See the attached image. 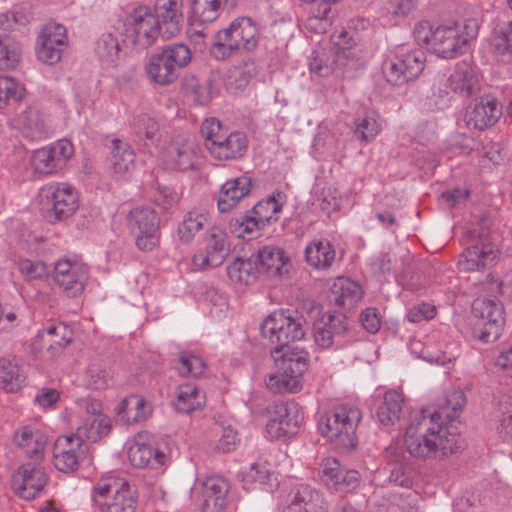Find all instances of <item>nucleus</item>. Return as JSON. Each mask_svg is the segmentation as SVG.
Listing matches in <instances>:
<instances>
[{
    "instance_id": "obj_19",
    "label": "nucleus",
    "mask_w": 512,
    "mask_h": 512,
    "mask_svg": "<svg viewBox=\"0 0 512 512\" xmlns=\"http://www.w3.org/2000/svg\"><path fill=\"white\" fill-rule=\"evenodd\" d=\"M197 158V146L190 140L176 138L163 152V161L168 169L186 171L193 169Z\"/></svg>"
},
{
    "instance_id": "obj_13",
    "label": "nucleus",
    "mask_w": 512,
    "mask_h": 512,
    "mask_svg": "<svg viewBox=\"0 0 512 512\" xmlns=\"http://www.w3.org/2000/svg\"><path fill=\"white\" fill-rule=\"evenodd\" d=\"M271 409L272 417L266 424L269 437L281 439L295 435L303 420L298 403L294 401L275 403Z\"/></svg>"
},
{
    "instance_id": "obj_37",
    "label": "nucleus",
    "mask_w": 512,
    "mask_h": 512,
    "mask_svg": "<svg viewBox=\"0 0 512 512\" xmlns=\"http://www.w3.org/2000/svg\"><path fill=\"white\" fill-rule=\"evenodd\" d=\"M25 382V374L22 372L16 359L0 358V385L7 392L18 391Z\"/></svg>"
},
{
    "instance_id": "obj_52",
    "label": "nucleus",
    "mask_w": 512,
    "mask_h": 512,
    "mask_svg": "<svg viewBox=\"0 0 512 512\" xmlns=\"http://www.w3.org/2000/svg\"><path fill=\"white\" fill-rule=\"evenodd\" d=\"M24 87L15 79L0 76V109L10 102H18L24 95Z\"/></svg>"
},
{
    "instance_id": "obj_27",
    "label": "nucleus",
    "mask_w": 512,
    "mask_h": 512,
    "mask_svg": "<svg viewBox=\"0 0 512 512\" xmlns=\"http://www.w3.org/2000/svg\"><path fill=\"white\" fill-rule=\"evenodd\" d=\"M489 43L498 62L512 63V21L497 24L491 32Z\"/></svg>"
},
{
    "instance_id": "obj_41",
    "label": "nucleus",
    "mask_w": 512,
    "mask_h": 512,
    "mask_svg": "<svg viewBox=\"0 0 512 512\" xmlns=\"http://www.w3.org/2000/svg\"><path fill=\"white\" fill-rule=\"evenodd\" d=\"M226 0H192L191 21L193 23H212L219 15Z\"/></svg>"
},
{
    "instance_id": "obj_53",
    "label": "nucleus",
    "mask_w": 512,
    "mask_h": 512,
    "mask_svg": "<svg viewBox=\"0 0 512 512\" xmlns=\"http://www.w3.org/2000/svg\"><path fill=\"white\" fill-rule=\"evenodd\" d=\"M175 369L182 376L198 377L204 372L205 363L200 357L183 352L179 355Z\"/></svg>"
},
{
    "instance_id": "obj_16",
    "label": "nucleus",
    "mask_w": 512,
    "mask_h": 512,
    "mask_svg": "<svg viewBox=\"0 0 512 512\" xmlns=\"http://www.w3.org/2000/svg\"><path fill=\"white\" fill-rule=\"evenodd\" d=\"M496 244L490 241L488 233L478 232V240L469 246L461 256L458 266L461 271H476L490 266L497 258Z\"/></svg>"
},
{
    "instance_id": "obj_1",
    "label": "nucleus",
    "mask_w": 512,
    "mask_h": 512,
    "mask_svg": "<svg viewBox=\"0 0 512 512\" xmlns=\"http://www.w3.org/2000/svg\"><path fill=\"white\" fill-rule=\"evenodd\" d=\"M446 405L429 412L421 410L415 414L406 428L405 445L411 456L420 459L437 457V421L457 417V411L466 405V396L461 390H453L446 397Z\"/></svg>"
},
{
    "instance_id": "obj_23",
    "label": "nucleus",
    "mask_w": 512,
    "mask_h": 512,
    "mask_svg": "<svg viewBox=\"0 0 512 512\" xmlns=\"http://www.w3.org/2000/svg\"><path fill=\"white\" fill-rule=\"evenodd\" d=\"M182 0H157L155 17L160 21L162 35L169 39L180 31Z\"/></svg>"
},
{
    "instance_id": "obj_51",
    "label": "nucleus",
    "mask_w": 512,
    "mask_h": 512,
    "mask_svg": "<svg viewBox=\"0 0 512 512\" xmlns=\"http://www.w3.org/2000/svg\"><path fill=\"white\" fill-rule=\"evenodd\" d=\"M86 272L81 267H74V271L55 281L68 297L74 298L82 293L86 281Z\"/></svg>"
},
{
    "instance_id": "obj_22",
    "label": "nucleus",
    "mask_w": 512,
    "mask_h": 512,
    "mask_svg": "<svg viewBox=\"0 0 512 512\" xmlns=\"http://www.w3.org/2000/svg\"><path fill=\"white\" fill-rule=\"evenodd\" d=\"M13 122L22 136L30 141L45 139L50 132L44 116L35 108H27L19 113Z\"/></svg>"
},
{
    "instance_id": "obj_31",
    "label": "nucleus",
    "mask_w": 512,
    "mask_h": 512,
    "mask_svg": "<svg viewBox=\"0 0 512 512\" xmlns=\"http://www.w3.org/2000/svg\"><path fill=\"white\" fill-rule=\"evenodd\" d=\"M111 428V420L106 415L87 416L78 426L76 435L82 444L84 441L94 443L107 436Z\"/></svg>"
},
{
    "instance_id": "obj_29",
    "label": "nucleus",
    "mask_w": 512,
    "mask_h": 512,
    "mask_svg": "<svg viewBox=\"0 0 512 512\" xmlns=\"http://www.w3.org/2000/svg\"><path fill=\"white\" fill-rule=\"evenodd\" d=\"M128 458L136 468H161L167 459L164 452L146 443H134L128 450Z\"/></svg>"
},
{
    "instance_id": "obj_28",
    "label": "nucleus",
    "mask_w": 512,
    "mask_h": 512,
    "mask_svg": "<svg viewBox=\"0 0 512 512\" xmlns=\"http://www.w3.org/2000/svg\"><path fill=\"white\" fill-rule=\"evenodd\" d=\"M449 87L462 97H470L479 90L474 68L467 62L456 64L454 72L448 78Z\"/></svg>"
},
{
    "instance_id": "obj_7",
    "label": "nucleus",
    "mask_w": 512,
    "mask_h": 512,
    "mask_svg": "<svg viewBox=\"0 0 512 512\" xmlns=\"http://www.w3.org/2000/svg\"><path fill=\"white\" fill-rule=\"evenodd\" d=\"M425 61L423 50H408L402 45L397 48L393 58L383 63V74L387 82L400 86L418 77L424 69Z\"/></svg>"
},
{
    "instance_id": "obj_64",
    "label": "nucleus",
    "mask_w": 512,
    "mask_h": 512,
    "mask_svg": "<svg viewBox=\"0 0 512 512\" xmlns=\"http://www.w3.org/2000/svg\"><path fill=\"white\" fill-rule=\"evenodd\" d=\"M436 314L435 306L422 303L412 307L407 313V319L412 323H419L432 319Z\"/></svg>"
},
{
    "instance_id": "obj_15",
    "label": "nucleus",
    "mask_w": 512,
    "mask_h": 512,
    "mask_svg": "<svg viewBox=\"0 0 512 512\" xmlns=\"http://www.w3.org/2000/svg\"><path fill=\"white\" fill-rule=\"evenodd\" d=\"M502 115V106L496 98L485 96L475 99L465 112L468 128L483 131L497 123Z\"/></svg>"
},
{
    "instance_id": "obj_3",
    "label": "nucleus",
    "mask_w": 512,
    "mask_h": 512,
    "mask_svg": "<svg viewBox=\"0 0 512 512\" xmlns=\"http://www.w3.org/2000/svg\"><path fill=\"white\" fill-rule=\"evenodd\" d=\"M361 417L358 408L340 405L320 417L318 429L336 448L351 450L358 443L356 428Z\"/></svg>"
},
{
    "instance_id": "obj_12",
    "label": "nucleus",
    "mask_w": 512,
    "mask_h": 512,
    "mask_svg": "<svg viewBox=\"0 0 512 512\" xmlns=\"http://www.w3.org/2000/svg\"><path fill=\"white\" fill-rule=\"evenodd\" d=\"M281 210V205L274 197L261 200L254 205L252 210L245 215L236 217L230 221L232 232L237 233L238 237L251 235L254 231L263 229L269 224Z\"/></svg>"
},
{
    "instance_id": "obj_4",
    "label": "nucleus",
    "mask_w": 512,
    "mask_h": 512,
    "mask_svg": "<svg viewBox=\"0 0 512 512\" xmlns=\"http://www.w3.org/2000/svg\"><path fill=\"white\" fill-rule=\"evenodd\" d=\"M258 41V29L252 19L239 17L232 21L229 27L216 34L210 52L214 58L223 60L238 50H254Z\"/></svg>"
},
{
    "instance_id": "obj_43",
    "label": "nucleus",
    "mask_w": 512,
    "mask_h": 512,
    "mask_svg": "<svg viewBox=\"0 0 512 512\" xmlns=\"http://www.w3.org/2000/svg\"><path fill=\"white\" fill-rule=\"evenodd\" d=\"M95 52L103 65H115L120 53L118 39L111 33L102 34L96 42Z\"/></svg>"
},
{
    "instance_id": "obj_26",
    "label": "nucleus",
    "mask_w": 512,
    "mask_h": 512,
    "mask_svg": "<svg viewBox=\"0 0 512 512\" xmlns=\"http://www.w3.org/2000/svg\"><path fill=\"white\" fill-rule=\"evenodd\" d=\"M457 411V417L452 421L447 418H442L437 421V457H446L449 454L458 453L464 448L463 439L455 432L454 422L459 418V412Z\"/></svg>"
},
{
    "instance_id": "obj_10",
    "label": "nucleus",
    "mask_w": 512,
    "mask_h": 512,
    "mask_svg": "<svg viewBox=\"0 0 512 512\" xmlns=\"http://www.w3.org/2000/svg\"><path fill=\"white\" fill-rule=\"evenodd\" d=\"M126 36L139 49H146L155 44L162 34L160 21L147 6H138L126 19Z\"/></svg>"
},
{
    "instance_id": "obj_33",
    "label": "nucleus",
    "mask_w": 512,
    "mask_h": 512,
    "mask_svg": "<svg viewBox=\"0 0 512 512\" xmlns=\"http://www.w3.org/2000/svg\"><path fill=\"white\" fill-rule=\"evenodd\" d=\"M331 295L337 306L350 308L362 298V289L349 278L339 277L331 287Z\"/></svg>"
},
{
    "instance_id": "obj_54",
    "label": "nucleus",
    "mask_w": 512,
    "mask_h": 512,
    "mask_svg": "<svg viewBox=\"0 0 512 512\" xmlns=\"http://www.w3.org/2000/svg\"><path fill=\"white\" fill-rule=\"evenodd\" d=\"M32 165L39 173L50 174L62 167L49 147L37 149L32 155Z\"/></svg>"
},
{
    "instance_id": "obj_60",
    "label": "nucleus",
    "mask_w": 512,
    "mask_h": 512,
    "mask_svg": "<svg viewBox=\"0 0 512 512\" xmlns=\"http://www.w3.org/2000/svg\"><path fill=\"white\" fill-rule=\"evenodd\" d=\"M19 270L29 280L40 279L49 274V267L40 260L23 259L19 262Z\"/></svg>"
},
{
    "instance_id": "obj_49",
    "label": "nucleus",
    "mask_w": 512,
    "mask_h": 512,
    "mask_svg": "<svg viewBox=\"0 0 512 512\" xmlns=\"http://www.w3.org/2000/svg\"><path fill=\"white\" fill-rule=\"evenodd\" d=\"M125 482L126 481L122 479L111 477L101 479L97 482L93 488V501L95 505L99 507L100 511L105 507L102 504L108 503V500L111 498L110 494H114L117 490L121 489L122 484Z\"/></svg>"
},
{
    "instance_id": "obj_24",
    "label": "nucleus",
    "mask_w": 512,
    "mask_h": 512,
    "mask_svg": "<svg viewBox=\"0 0 512 512\" xmlns=\"http://www.w3.org/2000/svg\"><path fill=\"white\" fill-rule=\"evenodd\" d=\"M248 140L242 132H231L224 135L219 142L210 144V154L218 160H236L247 151Z\"/></svg>"
},
{
    "instance_id": "obj_62",
    "label": "nucleus",
    "mask_w": 512,
    "mask_h": 512,
    "mask_svg": "<svg viewBox=\"0 0 512 512\" xmlns=\"http://www.w3.org/2000/svg\"><path fill=\"white\" fill-rule=\"evenodd\" d=\"M343 470L340 467V463L336 459H327L323 464L322 469V481L330 487L334 488Z\"/></svg>"
},
{
    "instance_id": "obj_57",
    "label": "nucleus",
    "mask_w": 512,
    "mask_h": 512,
    "mask_svg": "<svg viewBox=\"0 0 512 512\" xmlns=\"http://www.w3.org/2000/svg\"><path fill=\"white\" fill-rule=\"evenodd\" d=\"M111 379L110 372L100 364H91L87 370V385L92 389H103Z\"/></svg>"
},
{
    "instance_id": "obj_48",
    "label": "nucleus",
    "mask_w": 512,
    "mask_h": 512,
    "mask_svg": "<svg viewBox=\"0 0 512 512\" xmlns=\"http://www.w3.org/2000/svg\"><path fill=\"white\" fill-rule=\"evenodd\" d=\"M183 88L187 93L193 95L194 102L204 105L209 102L211 98L210 81L205 80L201 82L194 75H187L182 80Z\"/></svg>"
},
{
    "instance_id": "obj_55",
    "label": "nucleus",
    "mask_w": 512,
    "mask_h": 512,
    "mask_svg": "<svg viewBox=\"0 0 512 512\" xmlns=\"http://www.w3.org/2000/svg\"><path fill=\"white\" fill-rule=\"evenodd\" d=\"M66 28L58 23L46 24L37 39V43L65 47Z\"/></svg>"
},
{
    "instance_id": "obj_56",
    "label": "nucleus",
    "mask_w": 512,
    "mask_h": 512,
    "mask_svg": "<svg viewBox=\"0 0 512 512\" xmlns=\"http://www.w3.org/2000/svg\"><path fill=\"white\" fill-rule=\"evenodd\" d=\"M84 452V449H81L54 453L53 458L55 468L64 473H70L77 470L79 467V458L84 454Z\"/></svg>"
},
{
    "instance_id": "obj_46",
    "label": "nucleus",
    "mask_w": 512,
    "mask_h": 512,
    "mask_svg": "<svg viewBox=\"0 0 512 512\" xmlns=\"http://www.w3.org/2000/svg\"><path fill=\"white\" fill-rule=\"evenodd\" d=\"M20 44L8 35H0V70L14 68L20 59Z\"/></svg>"
},
{
    "instance_id": "obj_30",
    "label": "nucleus",
    "mask_w": 512,
    "mask_h": 512,
    "mask_svg": "<svg viewBox=\"0 0 512 512\" xmlns=\"http://www.w3.org/2000/svg\"><path fill=\"white\" fill-rule=\"evenodd\" d=\"M13 442L21 448H29L33 444V448L27 450V455L30 459L39 461L43 457L47 437L40 430H35L31 426L26 425L14 432Z\"/></svg>"
},
{
    "instance_id": "obj_20",
    "label": "nucleus",
    "mask_w": 512,
    "mask_h": 512,
    "mask_svg": "<svg viewBox=\"0 0 512 512\" xmlns=\"http://www.w3.org/2000/svg\"><path fill=\"white\" fill-rule=\"evenodd\" d=\"M228 483L219 476L206 478L200 484L201 511L224 512L227 505Z\"/></svg>"
},
{
    "instance_id": "obj_11",
    "label": "nucleus",
    "mask_w": 512,
    "mask_h": 512,
    "mask_svg": "<svg viewBox=\"0 0 512 512\" xmlns=\"http://www.w3.org/2000/svg\"><path fill=\"white\" fill-rule=\"evenodd\" d=\"M130 229L136 236V246L141 251H151L159 241L160 218L149 208H135L127 216Z\"/></svg>"
},
{
    "instance_id": "obj_25",
    "label": "nucleus",
    "mask_w": 512,
    "mask_h": 512,
    "mask_svg": "<svg viewBox=\"0 0 512 512\" xmlns=\"http://www.w3.org/2000/svg\"><path fill=\"white\" fill-rule=\"evenodd\" d=\"M251 186V179L246 176L227 180L219 192L217 201L219 211L221 213L231 211L242 198L250 193Z\"/></svg>"
},
{
    "instance_id": "obj_40",
    "label": "nucleus",
    "mask_w": 512,
    "mask_h": 512,
    "mask_svg": "<svg viewBox=\"0 0 512 512\" xmlns=\"http://www.w3.org/2000/svg\"><path fill=\"white\" fill-rule=\"evenodd\" d=\"M291 504L312 512H328V503L317 490L308 485L302 484L296 488Z\"/></svg>"
},
{
    "instance_id": "obj_63",
    "label": "nucleus",
    "mask_w": 512,
    "mask_h": 512,
    "mask_svg": "<svg viewBox=\"0 0 512 512\" xmlns=\"http://www.w3.org/2000/svg\"><path fill=\"white\" fill-rule=\"evenodd\" d=\"M313 337L315 343L321 348H330L332 345L336 344V340L327 330L326 324L320 319H317L313 323Z\"/></svg>"
},
{
    "instance_id": "obj_21",
    "label": "nucleus",
    "mask_w": 512,
    "mask_h": 512,
    "mask_svg": "<svg viewBox=\"0 0 512 512\" xmlns=\"http://www.w3.org/2000/svg\"><path fill=\"white\" fill-rule=\"evenodd\" d=\"M259 273H265L269 277H282L290 270V259L285 251L277 246H265L254 255Z\"/></svg>"
},
{
    "instance_id": "obj_6",
    "label": "nucleus",
    "mask_w": 512,
    "mask_h": 512,
    "mask_svg": "<svg viewBox=\"0 0 512 512\" xmlns=\"http://www.w3.org/2000/svg\"><path fill=\"white\" fill-rule=\"evenodd\" d=\"M305 320L302 316L290 314L289 310H278L271 313L260 325V332L264 338L276 344L273 350L278 352L288 347H294L291 343L303 339L306 333Z\"/></svg>"
},
{
    "instance_id": "obj_39",
    "label": "nucleus",
    "mask_w": 512,
    "mask_h": 512,
    "mask_svg": "<svg viewBox=\"0 0 512 512\" xmlns=\"http://www.w3.org/2000/svg\"><path fill=\"white\" fill-rule=\"evenodd\" d=\"M105 507L101 512H134L136 507V491L128 482L122 484L121 489L117 490L108 500L103 503Z\"/></svg>"
},
{
    "instance_id": "obj_44",
    "label": "nucleus",
    "mask_w": 512,
    "mask_h": 512,
    "mask_svg": "<svg viewBox=\"0 0 512 512\" xmlns=\"http://www.w3.org/2000/svg\"><path fill=\"white\" fill-rule=\"evenodd\" d=\"M135 159L131 146L121 140L113 141L112 167L116 173H125L133 166Z\"/></svg>"
},
{
    "instance_id": "obj_36",
    "label": "nucleus",
    "mask_w": 512,
    "mask_h": 512,
    "mask_svg": "<svg viewBox=\"0 0 512 512\" xmlns=\"http://www.w3.org/2000/svg\"><path fill=\"white\" fill-rule=\"evenodd\" d=\"M257 74L255 62L248 60L240 65L233 66L227 72L225 78L226 89L230 92L243 90Z\"/></svg>"
},
{
    "instance_id": "obj_18",
    "label": "nucleus",
    "mask_w": 512,
    "mask_h": 512,
    "mask_svg": "<svg viewBox=\"0 0 512 512\" xmlns=\"http://www.w3.org/2000/svg\"><path fill=\"white\" fill-rule=\"evenodd\" d=\"M47 481L48 477L42 468L26 464L13 476L12 485L20 497L31 500L43 490Z\"/></svg>"
},
{
    "instance_id": "obj_59",
    "label": "nucleus",
    "mask_w": 512,
    "mask_h": 512,
    "mask_svg": "<svg viewBox=\"0 0 512 512\" xmlns=\"http://www.w3.org/2000/svg\"><path fill=\"white\" fill-rule=\"evenodd\" d=\"M201 135L205 140V146L210 151V144L219 142L225 135L221 123L215 118L206 119L201 126Z\"/></svg>"
},
{
    "instance_id": "obj_35",
    "label": "nucleus",
    "mask_w": 512,
    "mask_h": 512,
    "mask_svg": "<svg viewBox=\"0 0 512 512\" xmlns=\"http://www.w3.org/2000/svg\"><path fill=\"white\" fill-rule=\"evenodd\" d=\"M404 405L403 396L395 390L384 394L383 403L377 409L378 421L385 426L393 425L401 417Z\"/></svg>"
},
{
    "instance_id": "obj_38",
    "label": "nucleus",
    "mask_w": 512,
    "mask_h": 512,
    "mask_svg": "<svg viewBox=\"0 0 512 512\" xmlns=\"http://www.w3.org/2000/svg\"><path fill=\"white\" fill-rule=\"evenodd\" d=\"M305 258L312 267L325 269L332 265L335 259V250L328 241L313 242L306 247Z\"/></svg>"
},
{
    "instance_id": "obj_2",
    "label": "nucleus",
    "mask_w": 512,
    "mask_h": 512,
    "mask_svg": "<svg viewBox=\"0 0 512 512\" xmlns=\"http://www.w3.org/2000/svg\"><path fill=\"white\" fill-rule=\"evenodd\" d=\"M278 372L269 375L266 386L274 393H295L301 389V377L309 365L308 353L298 347L271 350Z\"/></svg>"
},
{
    "instance_id": "obj_47",
    "label": "nucleus",
    "mask_w": 512,
    "mask_h": 512,
    "mask_svg": "<svg viewBox=\"0 0 512 512\" xmlns=\"http://www.w3.org/2000/svg\"><path fill=\"white\" fill-rule=\"evenodd\" d=\"M206 222L205 214L195 211L188 212L178 226L180 240L183 243H189Z\"/></svg>"
},
{
    "instance_id": "obj_58",
    "label": "nucleus",
    "mask_w": 512,
    "mask_h": 512,
    "mask_svg": "<svg viewBox=\"0 0 512 512\" xmlns=\"http://www.w3.org/2000/svg\"><path fill=\"white\" fill-rule=\"evenodd\" d=\"M380 129H381V126L377 122L376 118L371 114H367L357 124L356 130H355V136L358 139L369 142L377 136Z\"/></svg>"
},
{
    "instance_id": "obj_42",
    "label": "nucleus",
    "mask_w": 512,
    "mask_h": 512,
    "mask_svg": "<svg viewBox=\"0 0 512 512\" xmlns=\"http://www.w3.org/2000/svg\"><path fill=\"white\" fill-rule=\"evenodd\" d=\"M204 402V394L193 384L187 383L180 385L174 405L178 412L190 413L201 408Z\"/></svg>"
},
{
    "instance_id": "obj_17",
    "label": "nucleus",
    "mask_w": 512,
    "mask_h": 512,
    "mask_svg": "<svg viewBox=\"0 0 512 512\" xmlns=\"http://www.w3.org/2000/svg\"><path fill=\"white\" fill-rule=\"evenodd\" d=\"M467 43V38L460 36L458 25H440L434 30L431 51L442 58L450 59L461 54Z\"/></svg>"
},
{
    "instance_id": "obj_45",
    "label": "nucleus",
    "mask_w": 512,
    "mask_h": 512,
    "mask_svg": "<svg viewBox=\"0 0 512 512\" xmlns=\"http://www.w3.org/2000/svg\"><path fill=\"white\" fill-rule=\"evenodd\" d=\"M319 319L326 324L327 330L336 340V345L342 346L344 343V337L348 335L350 331L347 317L340 312H329Z\"/></svg>"
},
{
    "instance_id": "obj_5",
    "label": "nucleus",
    "mask_w": 512,
    "mask_h": 512,
    "mask_svg": "<svg viewBox=\"0 0 512 512\" xmlns=\"http://www.w3.org/2000/svg\"><path fill=\"white\" fill-rule=\"evenodd\" d=\"M191 61L188 46L178 43L167 45L150 56L145 67L148 79L154 84L168 86L180 76V71Z\"/></svg>"
},
{
    "instance_id": "obj_61",
    "label": "nucleus",
    "mask_w": 512,
    "mask_h": 512,
    "mask_svg": "<svg viewBox=\"0 0 512 512\" xmlns=\"http://www.w3.org/2000/svg\"><path fill=\"white\" fill-rule=\"evenodd\" d=\"M64 47L36 43V54L38 59L49 65L60 61Z\"/></svg>"
},
{
    "instance_id": "obj_50",
    "label": "nucleus",
    "mask_w": 512,
    "mask_h": 512,
    "mask_svg": "<svg viewBox=\"0 0 512 512\" xmlns=\"http://www.w3.org/2000/svg\"><path fill=\"white\" fill-rule=\"evenodd\" d=\"M44 333H46L50 338L54 337L55 334L60 335V340L53 339L52 343L49 344L48 351H50L52 355L60 353L72 340L71 329L63 323L50 325L43 331L39 332V336L43 337Z\"/></svg>"
},
{
    "instance_id": "obj_32",
    "label": "nucleus",
    "mask_w": 512,
    "mask_h": 512,
    "mask_svg": "<svg viewBox=\"0 0 512 512\" xmlns=\"http://www.w3.org/2000/svg\"><path fill=\"white\" fill-rule=\"evenodd\" d=\"M151 411V405L138 395L124 398L117 409L118 415L128 424L145 421Z\"/></svg>"
},
{
    "instance_id": "obj_9",
    "label": "nucleus",
    "mask_w": 512,
    "mask_h": 512,
    "mask_svg": "<svg viewBox=\"0 0 512 512\" xmlns=\"http://www.w3.org/2000/svg\"><path fill=\"white\" fill-rule=\"evenodd\" d=\"M472 313L480 320L474 328V334L484 343L496 341L504 326V307L501 301L478 297L472 303Z\"/></svg>"
},
{
    "instance_id": "obj_8",
    "label": "nucleus",
    "mask_w": 512,
    "mask_h": 512,
    "mask_svg": "<svg viewBox=\"0 0 512 512\" xmlns=\"http://www.w3.org/2000/svg\"><path fill=\"white\" fill-rule=\"evenodd\" d=\"M44 198L43 216L49 223H57L71 217L79 206L77 191L70 185L53 183L41 189Z\"/></svg>"
},
{
    "instance_id": "obj_14",
    "label": "nucleus",
    "mask_w": 512,
    "mask_h": 512,
    "mask_svg": "<svg viewBox=\"0 0 512 512\" xmlns=\"http://www.w3.org/2000/svg\"><path fill=\"white\" fill-rule=\"evenodd\" d=\"M205 247L193 256V263L200 269L220 266L229 254L227 234L220 228L213 227L204 237Z\"/></svg>"
},
{
    "instance_id": "obj_34",
    "label": "nucleus",
    "mask_w": 512,
    "mask_h": 512,
    "mask_svg": "<svg viewBox=\"0 0 512 512\" xmlns=\"http://www.w3.org/2000/svg\"><path fill=\"white\" fill-rule=\"evenodd\" d=\"M259 267L256 265L254 255L249 258L237 257L227 266V275L235 283L250 285L259 277Z\"/></svg>"
}]
</instances>
